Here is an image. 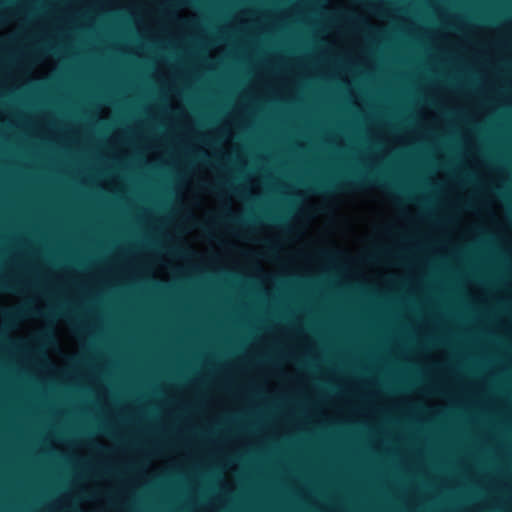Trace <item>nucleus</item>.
Listing matches in <instances>:
<instances>
[{"instance_id":"1","label":"nucleus","mask_w":512,"mask_h":512,"mask_svg":"<svg viewBox=\"0 0 512 512\" xmlns=\"http://www.w3.org/2000/svg\"><path fill=\"white\" fill-rule=\"evenodd\" d=\"M375 185L387 186L382 178L370 174L354 175L339 182H317L313 190L317 193L329 194L336 191L356 190Z\"/></svg>"},{"instance_id":"2","label":"nucleus","mask_w":512,"mask_h":512,"mask_svg":"<svg viewBox=\"0 0 512 512\" xmlns=\"http://www.w3.org/2000/svg\"><path fill=\"white\" fill-rule=\"evenodd\" d=\"M28 315L29 316L30 315L39 316V315H41V312L39 310L32 309L30 307H23V308L14 310V311L9 313V317L12 320H20V319H22V318H24V317H26Z\"/></svg>"},{"instance_id":"3","label":"nucleus","mask_w":512,"mask_h":512,"mask_svg":"<svg viewBox=\"0 0 512 512\" xmlns=\"http://www.w3.org/2000/svg\"><path fill=\"white\" fill-rule=\"evenodd\" d=\"M222 188H226V189L231 190L237 194H242V191L239 188L232 187L228 183H217V184L207 186V189L211 192H219Z\"/></svg>"},{"instance_id":"4","label":"nucleus","mask_w":512,"mask_h":512,"mask_svg":"<svg viewBox=\"0 0 512 512\" xmlns=\"http://www.w3.org/2000/svg\"><path fill=\"white\" fill-rule=\"evenodd\" d=\"M0 287L5 290H15L16 289V285L10 284V283H3L0 285Z\"/></svg>"},{"instance_id":"5","label":"nucleus","mask_w":512,"mask_h":512,"mask_svg":"<svg viewBox=\"0 0 512 512\" xmlns=\"http://www.w3.org/2000/svg\"><path fill=\"white\" fill-rule=\"evenodd\" d=\"M231 221L235 222V223H240V221L236 218H230Z\"/></svg>"}]
</instances>
